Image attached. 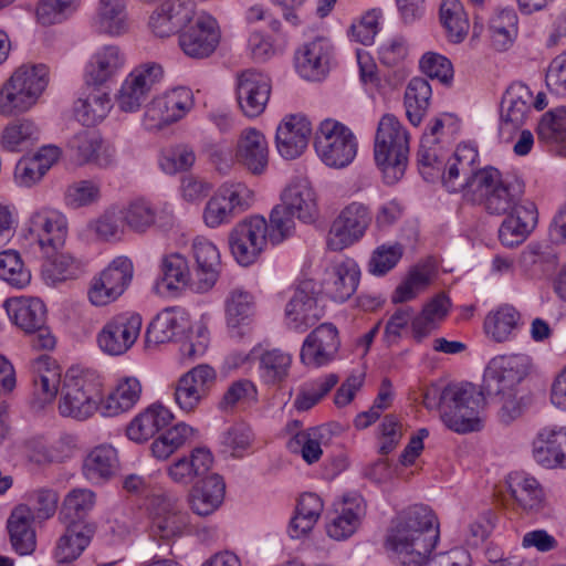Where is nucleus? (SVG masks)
I'll return each instance as SVG.
<instances>
[{
  "instance_id": "1",
  "label": "nucleus",
  "mask_w": 566,
  "mask_h": 566,
  "mask_svg": "<svg viewBox=\"0 0 566 566\" xmlns=\"http://www.w3.org/2000/svg\"><path fill=\"white\" fill-rule=\"evenodd\" d=\"M440 541V522L428 505L397 510L391 517V566H422Z\"/></svg>"
},
{
  "instance_id": "2",
  "label": "nucleus",
  "mask_w": 566,
  "mask_h": 566,
  "mask_svg": "<svg viewBox=\"0 0 566 566\" xmlns=\"http://www.w3.org/2000/svg\"><path fill=\"white\" fill-rule=\"evenodd\" d=\"M483 392L472 384L450 385L442 390L431 386L423 392L427 409H441L443 423L457 433H468L482 428L479 416Z\"/></svg>"
},
{
  "instance_id": "3",
  "label": "nucleus",
  "mask_w": 566,
  "mask_h": 566,
  "mask_svg": "<svg viewBox=\"0 0 566 566\" xmlns=\"http://www.w3.org/2000/svg\"><path fill=\"white\" fill-rule=\"evenodd\" d=\"M48 85V69L43 64L22 65L0 90V114L15 116L33 107Z\"/></svg>"
},
{
  "instance_id": "4",
  "label": "nucleus",
  "mask_w": 566,
  "mask_h": 566,
  "mask_svg": "<svg viewBox=\"0 0 566 566\" xmlns=\"http://www.w3.org/2000/svg\"><path fill=\"white\" fill-rule=\"evenodd\" d=\"M479 189L476 201H482L485 210L491 214L503 216L515 212L523 202L524 182L516 176H502L493 168L488 167L478 179Z\"/></svg>"
},
{
  "instance_id": "5",
  "label": "nucleus",
  "mask_w": 566,
  "mask_h": 566,
  "mask_svg": "<svg viewBox=\"0 0 566 566\" xmlns=\"http://www.w3.org/2000/svg\"><path fill=\"white\" fill-rule=\"evenodd\" d=\"M314 147L321 160L334 168L349 165L357 153L352 130L335 119H324L316 130Z\"/></svg>"
},
{
  "instance_id": "6",
  "label": "nucleus",
  "mask_w": 566,
  "mask_h": 566,
  "mask_svg": "<svg viewBox=\"0 0 566 566\" xmlns=\"http://www.w3.org/2000/svg\"><path fill=\"white\" fill-rule=\"evenodd\" d=\"M285 322L290 329L304 333L325 315L321 291L313 280L301 281L285 305Z\"/></svg>"
},
{
  "instance_id": "7",
  "label": "nucleus",
  "mask_w": 566,
  "mask_h": 566,
  "mask_svg": "<svg viewBox=\"0 0 566 566\" xmlns=\"http://www.w3.org/2000/svg\"><path fill=\"white\" fill-rule=\"evenodd\" d=\"M252 191L241 182L222 185L207 201L202 219L210 229L229 223L245 211L252 201Z\"/></svg>"
},
{
  "instance_id": "8",
  "label": "nucleus",
  "mask_w": 566,
  "mask_h": 566,
  "mask_svg": "<svg viewBox=\"0 0 566 566\" xmlns=\"http://www.w3.org/2000/svg\"><path fill=\"white\" fill-rule=\"evenodd\" d=\"M269 240V223L262 216H251L238 222L229 233L232 255L241 265H250L263 252Z\"/></svg>"
},
{
  "instance_id": "9",
  "label": "nucleus",
  "mask_w": 566,
  "mask_h": 566,
  "mask_svg": "<svg viewBox=\"0 0 566 566\" xmlns=\"http://www.w3.org/2000/svg\"><path fill=\"white\" fill-rule=\"evenodd\" d=\"M479 154L474 148L460 146L453 159L448 161L442 175V184L449 192H461L465 200L472 202H476L479 189L476 179L486 170L475 166Z\"/></svg>"
},
{
  "instance_id": "10",
  "label": "nucleus",
  "mask_w": 566,
  "mask_h": 566,
  "mask_svg": "<svg viewBox=\"0 0 566 566\" xmlns=\"http://www.w3.org/2000/svg\"><path fill=\"white\" fill-rule=\"evenodd\" d=\"M193 94L187 87H177L158 95L147 104L143 125L148 130L161 129L184 118L193 107Z\"/></svg>"
},
{
  "instance_id": "11",
  "label": "nucleus",
  "mask_w": 566,
  "mask_h": 566,
  "mask_svg": "<svg viewBox=\"0 0 566 566\" xmlns=\"http://www.w3.org/2000/svg\"><path fill=\"white\" fill-rule=\"evenodd\" d=\"M143 319L136 313L114 315L99 329L96 336L98 348L109 356L127 353L139 337Z\"/></svg>"
},
{
  "instance_id": "12",
  "label": "nucleus",
  "mask_w": 566,
  "mask_h": 566,
  "mask_svg": "<svg viewBox=\"0 0 566 566\" xmlns=\"http://www.w3.org/2000/svg\"><path fill=\"white\" fill-rule=\"evenodd\" d=\"M133 276V264L125 256L116 258L91 281L87 297L94 306L115 302L126 290Z\"/></svg>"
},
{
  "instance_id": "13",
  "label": "nucleus",
  "mask_w": 566,
  "mask_h": 566,
  "mask_svg": "<svg viewBox=\"0 0 566 566\" xmlns=\"http://www.w3.org/2000/svg\"><path fill=\"white\" fill-rule=\"evenodd\" d=\"M531 358L524 354L496 356L489 363L480 392L499 394L504 389H515L528 374Z\"/></svg>"
},
{
  "instance_id": "14",
  "label": "nucleus",
  "mask_w": 566,
  "mask_h": 566,
  "mask_svg": "<svg viewBox=\"0 0 566 566\" xmlns=\"http://www.w3.org/2000/svg\"><path fill=\"white\" fill-rule=\"evenodd\" d=\"M150 532L155 537L171 539L188 526V514L179 500L167 493L154 494L149 503Z\"/></svg>"
},
{
  "instance_id": "15",
  "label": "nucleus",
  "mask_w": 566,
  "mask_h": 566,
  "mask_svg": "<svg viewBox=\"0 0 566 566\" xmlns=\"http://www.w3.org/2000/svg\"><path fill=\"white\" fill-rule=\"evenodd\" d=\"M221 31L217 20L208 13H200L193 23L179 34V45L182 52L191 59H207L217 50Z\"/></svg>"
},
{
  "instance_id": "16",
  "label": "nucleus",
  "mask_w": 566,
  "mask_h": 566,
  "mask_svg": "<svg viewBox=\"0 0 566 566\" xmlns=\"http://www.w3.org/2000/svg\"><path fill=\"white\" fill-rule=\"evenodd\" d=\"M98 394L95 385L85 377H66L59 402L63 417L85 420L97 410Z\"/></svg>"
},
{
  "instance_id": "17",
  "label": "nucleus",
  "mask_w": 566,
  "mask_h": 566,
  "mask_svg": "<svg viewBox=\"0 0 566 566\" xmlns=\"http://www.w3.org/2000/svg\"><path fill=\"white\" fill-rule=\"evenodd\" d=\"M371 221L368 209L353 202L342 210L334 220L327 237V245L333 251H342L358 241Z\"/></svg>"
},
{
  "instance_id": "18",
  "label": "nucleus",
  "mask_w": 566,
  "mask_h": 566,
  "mask_svg": "<svg viewBox=\"0 0 566 566\" xmlns=\"http://www.w3.org/2000/svg\"><path fill=\"white\" fill-rule=\"evenodd\" d=\"M340 346L338 331L332 323H323L304 339L300 358L305 366L322 367L336 357Z\"/></svg>"
},
{
  "instance_id": "19",
  "label": "nucleus",
  "mask_w": 566,
  "mask_h": 566,
  "mask_svg": "<svg viewBox=\"0 0 566 566\" xmlns=\"http://www.w3.org/2000/svg\"><path fill=\"white\" fill-rule=\"evenodd\" d=\"M270 78L256 70L241 72L237 80V98L242 113L251 118L260 116L270 99Z\"/></svg>"
},
{
  "instance_id": "20",
  "label": "nucleus",
  "mask_w": 566,
  "mask_h": 566,
  "mask_svg": "<svg viewBox=\"0 0 566 566\" xmlns=\"http://www.w3.org/2000/svg\"><path fill=\"white\" fill-rule=\"evenodd\" d=\"M507 491L518 509L534 516L549 514L545 493L538 481L525 472L516 471L507 475Z\"/></svg>"
},
{
  "instance_id": "21",
  "label": "nucleus",
  "mask_w": 566,
  "mask_h": 566,
  "mask_svg": "<svg viewBox=\"0 0 566 566\" xmlns=\"http://www.w3.org/2000/svg\"><path fill=\"white\" fill-rule=\"evenodd\" d=\"M216 380V371L209 365H198L180 377L175 387V401L186 412L193 411L206 397Z\"/></svg>"
},
{
  "instance_id": "22",
  "label": "nucleus",
  "mask_w": 566,
  "mask_h": 566,
  "mask_svg": "<svg viewBox=\"0 0 566 566\" xmlns=\"http://www.w3.org/2000/svg\"><path fill=\"white\" fill-rule=\"evenodd\" d=\"M312 126L304 115L285 116L276 128L275 143L279 154L285 159L300 157L307 147Z\"/></svg>"
},
{
  "instance_id": "23",
  "label": "nucleus",
  "mask_w": 566,
  "mask_h": 566,
  "mask_svg": "<svg viewBox=\"0 0 566 566\" xmlns=\"http://www.w3.org/2000/svg\"><path fill=\"white\" fill-rule=\"evenodd\" d=\"M234 156L238 164L253 175L263 174L270 159L265 135L253 127L243 129L238 137Z\"/></svg>"
},
{
  "instance_id": "24",
  "label": "nucleus",
  "mask_w": 566,
  "mask_h": 566,
  "mask_svg": "<svg viewBox=\"0 0 566 566\" xmlns=\"http://www.w3.org/2000/svg\"><path fill=\"white\" fill-rule=\"evenodd\" d=\"M29 231L42 250H60L67 237V221L56 210L42 209L32 214Z\"/></svg>"
},
{
  "instance_id": "25",
  "label": "nucleus",
  "mask_w": 566,
  "mask_h": 566,
  "mask_svg": "<svg viewBox=\"0 0 566 566\" xmlns=\"http://www.w3.org/2000/svg\"><path fill=\"white\" fill-rule=\"evenodd\" d=\"M72 157L80 165L94 164L98 167H109L115 161V151L104 146L101 136L91 130H81L73 135L67 144Z\"/></svg>"
},
{
  "instance_id": "26",
  "label": "nucleus",
  "mask_w": 566,
  "mask_h": 566,
  "mask_svg": "<svg viewBox=\"0 0 566 566\" xmlns=\"http://www.w3.org/2000/svg\"><path fill=\"white\" fill-rule=\"evenodd\" d=\"M532 112V92L523 83L509 86L502 98L500 130L502 134L522 127Z\"/></svg>"
},
{
  "instance_id": "27",
  "label": "nucleus",
  "mask_w": 566,
  "mask_h": 566,
  "mask_svg": "<svg viewBox=\"0 0 566 566\" xmlns=\"http://www.w3.org/2000/svg\"><path fill=\"white\" fill-rule=\"evenodd\" d=\"M538 212L533 201L524 200L515 212L509 213L499 229L503 245L513 248L523 243L537 224Z\"/></svg>"
},
{
  "instance_id": "28",
  "label": "nucleus",
  "mask_w": 566,
  "mask_h": 566,
  "mask_svg": "<svg viewBox=\"0 0 566 566\" xmlns=\"http://www.w3.org/2000/svg\"><path fill=\"white\" fill-rule=\"evenodd\" d=\"M331 51L328 41L323 38L304 44L295 55L297 72L306 80H322L329 71Z\"/></svg>"
},
{
  "instance_id": "29",
  "label": "nucleus",
  "mask_w": 566,
  "mask_h": 566,
  "mask_svg": "<svg viewBox=\"0 0 566 566\" xmlns=\"http://www.w3.org/2000/svg\"><path fill=\"white\" fill-rule=\"evenodd\" d=\"M255 314L254 296L242 289L232 290L226 300L227 324L233 337L242 338L250 334Z\"/></svg>"
},
{
  "instance_id": "30",
  "label": "nucleus",
  "mask_w": 566,
  "mask_h": 566,
  "mask_svg": "<svg viewBox=\"0 0 566 566\" xmlns=\"http://www.w3.org/2000/svg\"><path fill=\"white\" fill-rule=\"evenodd\" d=\"M192 255L196 261L197 292H207L216 284L220 272V253L217 247L203 237L192 242Z\"/></svg>"
},
{
  "instance_id": "31",
  "label": "nucleus",
  "mask_w": 566,
  "mask_h": 566,
  "mask_svg": "<svg viewBox=\"0 0 566 566\" xmlns=\"http://www.w3.org/2000/svg\"><path fill=\"white\" fill-rule=\"evenodd\" d=\"M213 457L206 448H196L188 457H182L167 467V474L170 480L180 485H189L196 479L202 480L208 476L212 468Z\"/></svg>"
},
{
  "instance_id": "32",
  "label": "nucleus",
  "mask_w": 566,
  "mask_h": 566,
  "mask_svg": "<svg viewBox=\"0 0 566 566\" xmlns=\"http://www.w3.org/2000/svg\"><path fill=\"white\" fill-rule=\"evenodd\" d=\"M325 289L328 295L336 302L347 301L357 290L360 270L358 264L352 260L333 264L326 272Z\"/></svg>"
},
{
  "instance_id": "33",
  "label": "nucleus",
  "mask_w": 566,
  "mask_h": 566,
  "mask_svg": "<svg viewBox=\"0 0 566 566\" xmlns=\"http://www.w3.org/2000/svg\"><path fill=\"white\" fill-rule=\"evenodd\" d=\"M185 324L186 314L181 308L167 307L163 310L153 318L146 329V346L148 348L156 347L174 340L184 332Z\"/></svg>"
},
{
  "instance_id": "34",
  "label": "nucleus",
  "mask_w": 566,
  "mask_h": 566,
  "mask_svg": "<svg viewBox=\"0 0 566 566\" xmlns=\"http://www.w3.org/2000/svg\"><path fill=\"white\" fill-rule=\"evenodd\" d=\"M174 419L171 411L163 405H151L138 413L127 426L129 440L143 443L167 427Z\"/></svg>"
},
{
  "instance_id": "35",
  "label": "nucleus",
  "mask_w": 566,
  "mask_h": 566,
  "mask_svg": "<svg viewBox=\"0 0 566 566\" xmlns=\"http://www.w3.org/2000/svg\"><path fill=\"white\" fill-rule=\"evenodd\" d=\"M3 306L14 324L27 333L34 332L45 324V306L38 297H11L6 300Z\"/></svg>"
},
{
  "instance_id": "36",
  "label": "nucleus",
  "mask_w": 566,
  "mask_h": 566,
  "mask_svg": "<svg viewBox=\"0 0 566 566\" xmlns=\"http://www.w3.org/2000/svg\"><path fill=\"white\" fill-rule=\"evenodd\" d=\"M226 484L219 474H210L197 482L189 494L193 513L207 516L213 513L223 501Z\"/></svg>"
},
{
  "instance_id": "37",
  "label": "nucleus",
  "mask_w": 566,
  "mask_h": 566,
  "mask_svg": "<svg viewBox=\"0 0 566 566\" xmlns=\"http://www.w3.org/2000/svg\"><path fill=\"white\" fill-rule=\"evenodd\" d=\"M63 525L65 531L59 537L54 548V558L61 564L80 557L96 533V525Z\"/></svg>"
},
{
  "instance_id": "38",
  "label": "nucleus",
  "mask_w": 566,
  "mask_h": 566,
  "mask_svg": "<svg viewBox=\"0 0 566 566\" xmlns=\"http://www.w3.org/2000/svg\"><path fill=\"white\" fill-rule=\"evenodd\" d=\"M281 202L304 222L313 221L317 214L316 195L306 179L292 181L282 192Z\"/></svg>"
},
{
  "instance_id": "39",
  "label": "nucleus",
  "mask_w": 566,
  "mask_h": 566,
  "mask_svg": "<svg viewBox=\"0 0 566 566\" xmlns=\"http://www.w3.org/2000/svg\"><path fill=\"white\" fill-rule=\"evenodd\" d=\"M34 520L32 510L24 504L18 505L8 520V530L12 547L20 555H29L36 546L35 531L32 527Z\"/></svg>"
},
{
  "instance_id": "40",
  "label": "nucleus",
  "mask_w": 566,
  "mask_h": 566,
  "mask_svg": "<svg viewBox=\"0 0 566 566\" xmlns=\"http://www.w3.org/2000/svg\"><path fill=\"white\" fill-rule=\"evenodd\" d=\"M95 502L96 495L92 490L81 488L71 490L63 499L59 521L69 525H96L87 518Z\"/></svg>"
},
{
  "instance_id": "41",
  "label": "nucleus",
  "mask_w": 566,
  "mask_h": 566,
  "mask_svg": "<svg viewBox=\"0 0 566 566\" xmlns=\"http://www.w3.org/2000/svg\"><path fill=\"white\" fill-rule=\"evenodd\" d=\"M59 157L56 146H44L34 156L19 160L14 176L21 185L30 187L42 179Z\"/></svg>"
},
{
  "instance_id": "42",
  "label": "nucleus",
  "mask_w": 566,
  "mask_h": 566,
  "mask_svg": "<svg viewBox=\"0 0 566 566\" xmlns=\"http://www.w3.org/2000/svg\"><path fill=\"white\" fill-rule=\"evenodd\" d=\"M522 325L520 312L512 305L504 304L490 312L484 321L485 333L495 342L502 343L515 336Z\"/></svg>"
},
{
  "instance_id": "43",
  "label": "nucleus",
  "mask_w": 566,
  "mask_h": 566,
  "mask_svg": "<svg viewBox=\"0 0 566 566\" xmlns=\"http://www.w3.org/2000/svg\"><path fill=\"white\" fill-rule=\"evenodd\" d=\"M432 97V88L423 77H413L409 81L403 96V105L408 120L419 126L426 117Z\"/></svg>"
},
{
  "instance_id": "44",
  "label": "nucleus",
  "mask_w": 566,
  "mask_h": 566,
  "mask_svg": "<svg viewBox=\"0 0 566 566\" xmlns=\"http://www.w3.org/2000/svg\"><path fill=\"white\" fill-rule=\"evenodd\" d=\"M112 107L109 94L94 88L74 103V115L84 126H95L107 116Z\"/></svg>"
},
{
  "instance_id": "45",
  "label": "nucleus",
  "mask_w": 566,
  "mask_h": 566,
  "mask_svg": "<svg viewBox=\"0 0 566 566\" xmlns=\"http://www.w3.org/2000/svg\"><path fill=\"white\" fill-rule=\"evenodd\" d=\"M34 373L33 386L35 397L42 405L53 401L61 384V367L49 357H41L34 364Z\"/></svg>"
},
{
  "instance_id": "46",
  "label": "nucleus",
  "mask_w": 566,
  "mask_h": 566,
  "mask_svg": "<svg viewBox=\"0 0 566 566\" xmlns=\"http://www.w3.org/2000/svg\"><path fill=\"white\" fill-rule=\"evenodd\" d=\"M124 55L117 46H104L88 63L86 67V82L94 85L105 83L124 65Z\"/></svg>"
},
{
  "instance_id": "47",
  "label": "nucleus",
  "mask_w": 566,
  "mask_h": 566,
  "mask_svg": "<svg viewBox=\"0 0 566 566\" xmlns=\"http://www.w3.org/2000/svg\"><path fill=\"white\" fill-rule=\"evenodd\" d=\"M142 385L135 377H125L118 381L103 403L105 416H117L133 408L139 400Z\"/></svg>"
},
{
  "instance_id": "48",
  "label": "nucleus",
  "mask_w": 566,
  "mask_h": 566,
  "mask_svg": "<svg viewBox=\"0 0 566 566\" xmlns=\"http://www.w3.org/2000/svg\"><path fill=\"white\" fill-rule=\"evenodd\" d=\"M323 512V502L314 493H304L301 495L296 513L290 523L291 536L297 538L308 533Z\"/></svg>"
},
{
  "instance_id": "49",
  "label": "nucleus",
  "mask_w": 566,
  "mask_h": 566,
  "mask_svg": "<svg viewBox=\"0 0 566 566\" xmlns=\"http://www.w3.org/2000/svg\"><path fill=\"white\" fill-rule=\"evenodd\" d=\"M563 427H545L533 441V457L537 463L545 468H556L558 458L563 455L559 441V434L563 433Z\"/></svg>"
},
{
  "instance_id": "50",
  "label": "nucleus",
  "mask_w": 566,
  "mask_h": 566,
  "mask_svg": "<svg viewBox=\"0 0 566 566\" xmlns=\"http://www.w3.org/2000/svg\"><path fill=\"white\" fill-rule=\"evenodd\" d=\"M439 15L448 39L453 43L462 42L469 31V20L462 3L459 0H442Z\"/></svg>"
},
{
  "instance_id": "51",
  "label": "nucleus",
  "mask_w": 566,
  "mask_h": 566,
  "mask_svg": "<svg viewBox=\"0 0 566 566\" xmlns=\"http://www.w3.org/2000/svg\"><path fill=\"white\" fill-rule=\"evenodd\" d=\"M99 10L95 19L98 32L117 35L127 30L125 0H99Z\"/></svg>"
},
{
  "instance_id": "52",
  "label": "nucleus",
  "mask_w": 566,
  "mask_h": 566,
  "mask_svg": "<svg viewBox=\"0 0 566 566\" xmlns=\"http://www.w3.org/2000/svg\"><path fill=\"white\" fill-rule=\"evenodd\" d=\"M117 465V452L112 446L95 447L84 460V473L88 480L98 481L111 478Z\"/></svg>"
},
{
  "instance_id": "53",
  "label": "nucleus",
  "mask_w": 566,
  "mask_h": 566,
  "mask_svg": "<svg viewBox=\"0 0 566 566\" xmlns=\"http://www.w3.org/2000/svg\"><path fill=\"white\" fill-rule=\"evenodd\" d=\"M409 140L408 130L397 118L391 116V180L399 181L407 170Z\"/></svg>"
},
{
  "instance_id": "54",
  "label": "nucleus",
  "mask_w": 566,
  "mask_h": 566,
  "mask_svg": "<svg viewBox=\"0 0 566 566\" xmlns=\"http://www.w3.org/2000/svg\"><path fill=\"white\" fill-rule=\"evenodd\" d=\"M491 403L497 408L499 421L503 424H510L518 419L525 408L523 397H517L516 389H504L499 394L483 395V401L481 409L484 403Z\"/></svg>"
},
{
  "instance_id": "55",
  "label": "nucleus",
  "mask_w": 566,
  "mask_h": 566,
  "mask_svg": "<svg viewBox=\"0 0 566 566\" xmlns=\"http://www.w3.org/2000/svg\"><path fill=\"white\" fill-rule=\"evenodd\" d=\"M161 284L170 292L185 290L190 283L188 261L179 253L166 255L161 260Z\"/></svg>"
},
{
  "instance_id": "56",
  "label": "nucleus",
  "mask_w": 566,
  "mask_h": 566,
  "mask_svg": "<svg viewBox=\"0 0 566 566\" xmlns=\"http://www.w3.org/2000/svg\"><path fill=\"white\" fill-rule=\"evenodd\" d=\"M195 429L180 422L166 430L151 443V452L159 460L168 459L192 437Z\"/></svg>"
},
{
  "instance_id": "57",
  "label": "nucleus",
  "mask_w": 566,
  "mask_h": 566,
  "mask_svg": "<svg viewBox=\"0 0 566 566\" xmlns=\"http://www.w3.org/2000/svg\"><path fill=\"white\" fill-rule=\"evenodd\" d=\"M125 224L134 232L144 233L155 226L157 211L145 199H137L128 203L122 211Z\"/></svg>"
},
{
  "instance_id": "58",
  "label": "nucleus",
  "mask_w": 566,
  "mask_h": 566,
  "mask_svg": "<svg viewBox=\"0 0 566 566\" xmlns=\"http://www.w3.org/2000/svg\"><path fill=\"white\" fill-rule=\"evenodd\" d=\"M0 279L17 289H23L30 284L31 273L17 251L0 252Z\"/></svg>"
},
{
  "instance_id": "59",
  "label": "nucleus",
  "mask_w": 566,
  "mask_h": 566,
  "mask_svg": "<svg viewBox=\"0 0 566 566\" xmlns=\"http://www.w3.org/2000/svg\"><path fill=\"white\" fill-rule=\"evenodd\" d=\"M363 514L364 509L360 503L355 504L354 507H344L342 512L326 525L327 535L336 541L350 537L358 528Z\"/></svg>"
},
{
  "instance_id": "60",
  "label": "nucleus",
  "mask_w": 566,
  "mask_h": 566,
  "mask_svg": "<svg viewBox=\"0 0 566 566\" xmlns=\"http://www.w3.org/2000/svg\"><path fill=\"white\" fill-rule=\"evenodd\" d=\"M80 0H41L36 8L38 21L43 25L61 23L72 15Z\"/></svg>"
},
{
  "instance_id": "61",
  "label": "nucleus",
  "mask_w": 566,
  "mask_h": 566,
  "mask_svg": "<svg viewBox=\"0 0 566 566\" xmlns=\"http://www.w3.org/2000/svg\"><path fill=\"white\" fill-rule=\"evenodd\" d=\"M517 17L512 10H503L490 22L493 45L505 50L516 35Z\"/></svg>"
},
{
  "instance_id": "62",
  "label": "nucleus",
  "mask_w": 566,
  "mask_h": 566,
  "mask_svg": "<svg viewBox=\"0 0 566 566\" xmlns=\"http://www.w3.org/2000/svg\"><path fill=\"white\" fill-rule=\"evenodd\" d=\"M292 364V356L281 349L265 352L260 358V367L268 382L282 381L287 375Z\"/></svg>"
},
{
  "instance_id": "63",
  "label": "nucleus",
  "mask_w": 566,
  "mask_h": 566,
  "mask_svg": "<svg viewBox=\"0 0 566 566\" xmlns=\"http://www.w3.org/2000/svg\"><path fill=\"white\" fill-rule=\"evenodd\" d=\"M430 284L429 272L418 266L412 268L403 281L396 287L391 298L394 303L411 301L423 292Z\"/></svg>"
},
{
  "instance_id": "64",
  "label": "nucleus",
  "mask_w": 566,
  "mask_h": 566,
  "mask_svg": "<svg viewBox=\"0 0 566 566\" xmlns=\"http://www.w3.org/2000/svg\"><path fill=\"white\" fill-rule=\"evenodd\" d=\"M537 134L546 142H563L566 138V107L547 112L538 124Z\"/></svg>"
}]
</instances>
